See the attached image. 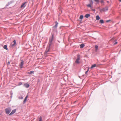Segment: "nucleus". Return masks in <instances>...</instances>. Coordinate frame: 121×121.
Listing matches in <instances>:
<instances>
[{
    "label": "nucleus",
    "instance_id": "obj_25",
    "mask_svg": "<svg viewBox=\"0 0 121 121\" xmlns=\"http://www.w3.org/2000/svg\"><path fill=\"white\" fill-rule=\"evenodd\" d=\"M95 48L96 50V51L98 49V46L97 45H96L95 46Z\"/></svg>",
    "mask_w": 121,
    "mask_h": 121
},
{
    "label": "nucleus",
    "instance_id": "obj_21",
    "mask_svg": "<svg viewBox=\"0 0 121 121\" xmlns=\"http://www.w3.org/2000/svg\"><path fill=\"white\" fill-rule=\"evenodd\" d=\"M89 67H88L87 68V71H86V72H85V74H86L89 71Z\"/></svg>",
    "mask_w": 121,
    "mask_h": 121
},
{
    "label": "nucleus",
    "instance_id": "obj_26",
    "mask_svg": "<svg viewBox=\"0 0 121 121\" xmlns=\"http://www.w3.org/2000/svg\"><path fill=\"white\" fill-rule=\"evenodd\" d=\"M33 72H34V71H31L30 72H29L28 73L30 74H31L32 73H33Z\"/></svg>",
    "mask_w": 121,
    "mask_h": 121
},
{
    "label": "nucleus",
    "instance_id": "obj_23",
    "mask_svg": "<svg viewBox=\"0 0 121 121\" xmlns=\"http://www.w3.org/2000/svg\"><path fill=\"white\" fill-rule=\"evenodd\" d=\"M96 66V65L95 64H94V65H92L91 66V68L95 67Z\"/></svg>",
    "mask_w": 121,
    "mask_h": 121
},
{
    "label": "nucleus",
    "instance_id": "obj_32",
    "mask_svg": "<svg viewBox=\"0 0 121 121\" xmlns=\"http://www.w3.org/2000/svg\"><path fill=\"white\" fill-rule=\"evenodd\" d=\"M110 21V20H107V21H106V22H109V21Z\"/></svg>",
    "mask_w": 121,
    "mask_h": 121
},
{
    "label": "nucleus",
    "instance_id": "obj_35",
    "mask_svg": "<svg viewBox=\"0 0 121 121\" xmlns=\"http://www.w3.org/2000/svg\"><path fill=\"white\" fill-rule=\"evenodd\" d=\"M92 10L93 11H95V10L94 9H93Z\"/></svg>",
    "mask_w": 121,
    "mask_h": 121
},
{
    "label": "nucleus",
    "instance_id": "obj_27",
    "mask_svg": "<svg viewBox=\"0 0 121 121\" xmlns=\"http://www.w3.org/2000/svg\"><path fill=\"white\" fill-rule=\"evenodd\" d=\"M42 118L41 117H40L39 118V121H42Z\"/></svg>",
    "mask_w": 121,
    "mask_h": 121
},
{
    "label": "nucleus",
    "instance_id": "obj_3",
    "mask_svg": "<svg viewBox=\"0 0 121 121\" xmlns=\"http://www.w3.org/2000/svg\"><path fill=\"white\" fill-rule=\"evenodd\" d=\"M50 50L49 48H48V47L47 48L46 50L45 51L44 53V55L46 56L48 54V52H49Z\"/></svg>",
    "mask_w": 121,
    "mask_h": 121
},
{
    "label": "nucleus",
    "instance_id": "obj_36",
    "mask_svg": "<svg viewBox=\"0 0 121 121\" xmlns=\"http://www.w3.org/2000/svg\"><path fill=\"white\" fill-rule=\"evenodd\" d=\"M82 76H84V75H82Z\"/></svg>",
    "mask_w": 121,
    "mask_h": 121
},
{
    "label": "nucleus",
    "instance_id": "obj_24",
    "mask_svg": "<svg viewBox=\"0 0 121 121\" xmlns=\"http://www.w3.org/2000/svg\"><path fill=\"white\" fill-rule=\"evenodd\" d=\"M18 98L20 99H23V97L22 96H19Z\"/></svg>",
    "mask_w": 121,
    "mask_h": 121
},
{
    "label": "nucleus",
    "instance_id": "obj_34",
    "mask_svg": "<svg viewBox=\"0 0 121 121\" xmlns=\"http://www.w3.org/2000/svg\"><path fill=\"white\" fill-rule=\"evenodd\" d=\"M119 1L120 2H121V0H119Z\"/></svg>",
    "mask_w": 121,
    "mask_h": 121
},
{
    "label": "nucleus",
    "instance_id": "obj_11",
    "mask_svg": "<svg viewBox=\"0 0 121 121\" xmlns=\"http://www.w3.org/2000/svg\"><path fill=\"white\" fill-rule=\"evenodd\" d=\"M90 16V15L88 13L86 14L84 16V17L86 18H88Z\"/></svg>",
    "mask_w": 121,
    "mask_h": 121
},
{
    "label": "nucleus",
    "instance_id": "obj_2",
    "mask_svg": "<svg viewBox=\"0 0 121 121\" xmlns=\"http://www.w3.org/2000/svg\"><path fill=\"white\" fill-rule=\"evenodd\" d=\"M80 55L79 54H78L77 55V58L76 59L75 63L77 64H79L80 63V62L79 60H80Z\"/></svg>",
    "mask_w": 121,
    "mask_h": 121
},
{
    "label": "nucleus",
    "instance_id": "obj_37",
    "mask_svg": "<svg viewBox=\"0 0 121 121\" xmlns=\"http://www.w3.org/2000/svg\"><path fill=\"white\" fill-rule=\"evenodd\" d=\"M11 97H12V96H11Z\"/></svg>",
    "mask_w": 121,
    "mask_h": 121
},
{
    "label": "nucleus",
    "instance_id": "obj_18",
    "mask_svg": "<svg viewBox=\"0 0 121 121\" xmlns=\"http://www.w3.org/2000/svg\"><path fill=\"white\" fill-rule=\"evenodd\" d=\"M96 20H99L100 19V17L98 15L97 16H96Z\"/></svg>",
    "mask_w": 121,
    "mask_h": 121
},
{
    "label": "nucleus",
    "instance_id": "obj_5",
    "mask_svg": "<svg viewBox=\"0 0 121 121\" xmlns=\"http://www.w3.org/2000/svg\"><path fill=\"white\" fill-rule=\"evenodd\" d=\"M54 35L53 34H52L51 38L50 39L49 41L50 42L52 43L54 39Z\"/></svg>",
    "mask_w": 121,
    "mask_h": 121
},
{
    "label": "nucleus",
    "instance_id": "obj_16",
    "mask_svg": "<svg viewBox=\"0 0 121 121\" xmlns=\"http://www.w3.org/2000/svg\"><path fill=\"white\" fill-rule=\"evenodd\" d=\"M90 3L87 5V6L89 7H91V0H89Z\"/></svg>",
    "mask_w": 121,
    "mask_h": 121
},
{
    "label": "nucleus",
    "instance_id": "obj_33",
    "mask_svg": "<svg viewBox=\"0 0 121 121\" xmlns=\"http://www.w3.org/2000/svg\"><path fill=\"white\" fill-rule=\"evenodd\" d=\"M117 42H116L115 43H114V44H117Z\"/></svg>",
    "mask_w": 121,
    "mask_h": 121
},
{
    "label": "nucleus",
    "instance_id": "obj_28",
    "mask_svg": "<svg viewBox=\"0 0 121 121\" xmlns=\"http://www.w3.org/2000/svg\"><path fill=\"white\" fill-rule=\"evenodd\" d=\"M22 83L21 82H19V83H18V85L19 86H20L22 85Z\"/></svg>",
    "mask_w": 121,
    "mask_h": 121
},
{
    "label": "nucleus",
    "instance_id": "obj_31",
    "mask_svg": "<svg viewBox=\"0 0 121 121\" xmlns=\"http://www.w3.org/2000/svg\"><path fill=\"white\" fill-rule=\"evenodd\" d=\"M10 64V62L9 61H8V63H7V65H9Z\"/></svg>",
    "mask_w": 121,
    "mask_h": 121
},
{
    "label": "nucleus",
    "instance_id": "obj_10",
    "mask_svg": "<svg viewBox=\"0 0 121 121\" xmlns=\"http://www.w3.org/2000/svg\"><path fill=\"white\" fill-rule=\"evenodd\" d=\"M55 23H56V24L53 27V29L54 28H56L57 27L58 24V22H57L56 21L55 22Z\"/></svg>",
    "mask_w": 121,
    "mask_h": 121
},
{
    "label": "nucleus",
    "instance_id": "obj_6",
    "mask_svg": "<svg viewBox=\"0 0 121 121\" xmlns=\"http://www.w3.org/2000/svg\"><path fill=\"white\" fill-rule=\"evenodd\" d=\"M14 1L13 0H12L10 2H8V3L6 4V6H8L9 5L11 4L12 3H14Z\"/></svg>",
    "mask_w": 121,
    "mask_h": 121
},
{
    "label": "nucleus",
    "instance_id": "obj_12",
    "mask_svg": "<svg viewBox=\"0 0 121 121\" xmlns=\"http://www.w3.org/2000/svg\"><path fill=\"white\" fill-rule=\"evenodd\" d=\"M27 97H28V95H26V97H25V98L24 99V101H23V104H25V103L26 102V100H27Z\"/></svg>",
    "mask_w": 121,
    "mask_h": 121
},
{
    "label": "nucleus",
    "instance_id": "obj_29",
    "mask_svg": "<svg viewBox=\"0 0 121 121\" xmlns=\"http://www.w3.org/2000/svg\"><path fill=\"white\" fill-rule=\"evenodd\" d=\"M13 42L15 43V44H16V40H14L13 41Z\"/></svg>",
    "mask_w": 121,
    "mask_h": 121
},
{
    "label": "nucleus",
    "instance_id": "obj_13",
    "mask_svg": "<svg viewBox=\"0 0 121 121\" xmlns=\"http://www.w3.org/2000/svg\"><path fill=\"white\" fill-rule=\"evenodd\" d=\"M85 45L83 44L82 43L80 45V47L81 48H83L85 46Z\"/></svg>",
    "mask_w": 121,
    "mask_h": 121
},
{
    "label": "nucleus",
    "instance_id": "obj_14",
    "mask_svg": "<svg viewBox=\"0 0 121 121\" xmlns=\"http://www.w3.org/2000/svg\"><path fill=\"white\" fill-rule=\"evenodd\" d=\"M3 48L6 50H8V48H7V45H5L3 46Z\"/></svg>",
    "mask_w": 121,
    "mask_h": 121
},
{
    "label": "nucleus",
    "instance_id": "obj_15",
    "mask_svg": "<svg viewBox=\"0 0 121 121\" xmlns=\"http://www.w3.org/2000/svg\"><path fill=\"white\" fill-rule=\"evenodd\" d=\"M52 43H51V42H50V41H49V45L48 46V48H49V49H50V47H51L52 44Z\"/></svg>",
    "mask_w": 121,
    "mask_h": 121
},
{
    "label": "nucleus",
    "instance_id": "obj_20",
    "mask_svg": "<svg viewBox=\"0 0 121 121\" xmlns=\"http://www.w3.org/2000/svg\"><path fill=\"white\" fill-rule=\"evenodd\" d=\"M15 44V43H14L13 44L11 43V46L13 47H14V46L15 44Z\"/></svg>",
    "mask_w": 121,
    "mask_h": 121
},
{
    "label": "nucleus",
    "instance_id": "obj_7",
    "mask_svg": "<svg viewBox=\"0 0 121 121\" xmlns=\"http://www.w3.org/2000/svg\"><path fill=\"white\" fill-rule=\"evenodd\" d=\"M26 3L25 2L24 3H22L21 6V8H24L26 6V5L25 4Z\"/></svg>",
    "mask_w": 121,
    "mask_h": 121
},
{
    "label": "nucleus",
    "instance_id": "obj_4",
    "mask_svg": "<svg viewBox=\"0 0 121 121\" xmlns=\"http://www.w3.org/2000/svg\"><path fill=\"white\" fill-rule=\"evenodd\" d=\"M16 109H14L9 114V116H11L15 113L16 112Z\"/></svg>",
    "mask_w": 121,
    "mask_h": 121
},
{
    "label": "nucleus",
    "instance_id": "obj_17",
    "mask_svg": "<svg viewBox=\"0 0 121 121\" xmlns=\"http://www.w3.org/2000/svg\"><path fill=\"white\" fill-rule=\"evenodd\" d=\"M108 10V8L107 7H106L104 9H103V10L104 11H107Z\"/></svg>",
    "mask_w": 121,
    "mask_h": 121
},
{
    "label": "nucleus",
    "instance_id": "obj_8",
    "mask_svg": "<svg viewBox=\"0 0 121 121\" xmlns=\"http://www.w3.org/2000/svg\"><path fill=\"white\" fill-rule=\"evenodd\" d=\"M23 86L26 88H28L29 87L30 85L27 83H26L24 84Z\"/></svg>",
    "mask_w": 121,
    "mask_h": 121
},
{
    "label": "nucleus",
    "instance_id": "obj_9",
    "mask_svg": "<svg viewBox=\"0 0 121 121\" xmlns=\"http://www.w3.org/2000/svg\"><path fill=\"white\" fill-rule=\"evenodd\" d=\"M21 61H22L20 63V66L21 68H22V67L23 66L24 64V62L23 61V60H21Z\"/></svg>",
    "mask_w": 121,
    "mask_h": 121
},
{
    "label": "nucleus",
    "instance_id": "obj_30",
    "mask_svg": "<svg viewBox=\"0 0 121 121\" xmlns=\"http://www.w3.org/2000/svg\"><path fill=\"white\" fill-rule=\"evenodd\" d=\"M97 3H98L99 2V0H94Z\"/></svg>",
    "mask_w": 121,
    "mask_h": 121
},
{
    "label": "nucleus",
    "instance_id": "obj_19",
    "mask_svg": "<svg viewBox=\"0 0 121 121\" xmlns=\"http://www.w3.org/2000/svg\"><path fill=\"white\" fill-rule=\"evenodd\" d=\"M83 15H81L79 17V19L82 20V19L83 18Z\"/></svg>",
    "mask_w": 121,
    "mask_h": 121
},
{
    "label": "nucleus",
    "instance_id": "obj_1",
    "mask_svg": "<svg viewBox=\"0 0 121 121\" xmlns=\"http://www.w3.org/2000/svg\"><path fill=\"white\" fill-rule=\"evenodd\" d=\"M11 110V109L10 107L7 108L5 109V113L8 115L9 114Z\"/></svg>",
    "mask_w": 121,
    "mask_h": 121
},
{
    "label": "nucleus",
    "instance_id": "obj_22",
    "mask_svg": "<svg viewBox=\"0 0 121 121\" xmlns=\"http://www.w3.org/2000/svg\"><path fill=\"white\" fill-rule=\"evenodd\" d=\"M99 22L101 24H103L104 23V21L102 20H100L99 21Z\"/></svg>",
    "mask_w": 121,
    "mask_h": 121
}]
</instances>
